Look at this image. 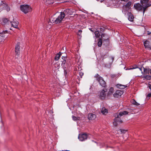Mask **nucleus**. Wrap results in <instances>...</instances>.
I'll use <instances>...</instances> for the list:
<instances>
[{"instance_id":"45","label":"nucleus","mask_w":151,"mask_h":151,"mask_svg":"<svg viewBox=\"0 0 151 151\" xmlns=\"http://www.w3.org/2000/svg\"><path fill=\"white\" fill-rule=\"evenodd\" d=\"M149 73L151 75V69H150V72Z\"/></svg>"},{"instance_id":"38","label":"nucleus","mask_w":151,"mask_h":151,"mask_svg":"<svg viewBox=\"0 0 151 151\" xmlns=\"http://www.w3.org/2000/svg\"><path fill=\"white\" fill-rule=\"evenodd\" d=\"M148 87L151 90V84L149 83L148 85Z\"/></svg>"},{"instance_id":"44","label":"nucleus","mask_w":151,"mask_h":151,"mask_svg":"<svg viewBox=\"0 0 151 151\" xmlns=\"http://www.w3.org/2000/svg\"><path fill=\"white\" fill-rule=\"evenodd\" d=\"M122 1H128V0H121Z\"/></svg>"},{"instance_id":"39","label":"nucleus","mask_w":151,"mask_h":151,"mask_svg":"<svg viewBox=\"0 0 151 151\" xmlns=\"http://www.w3.org/2000/svg\"><path fill=\"white\" fill-rule=\"evenodd\" d=\"M147 97H150L151 96V93H149L148 94L147 96Z\"/></svg>"},{"instance_id":"30","label":"nucleus","mask_w":151,"mask_h":151,"mask_svg":"<svg viewBox=\"0 0 151 151\" xmlns=\"http://www.w3.org/2000/svg\"><path fill=\"white\" fill-rule=\"evenodd\" d=\"M109 60L110 61L111 63H112L113 62L114 60V58L113 57H111L109 58Z\"/></svg>"},{"instance_id":"40","label":"nucleus","mask_w":151,"mask_h":151,"mask_svg":"<svg viewBox=\"0 0 151 151\" xmlns=\"http://www.w3.org/2000/svg\"><path fill=\"white\" fill-rule=\"evenodd\" d=\"M113 90L114 89L113 88H111L110 89V91L111 92H112V91H113Z\"/></svg>"},{"instance_id":"21","label":"nucleus","mask_w":151,"mask_h":151,"mask_svg":"<svg viewBox=\"0 0 151 151\" xmlns=\"http://www.w3.org/2000/svg\"><path fill=\"white\" fill-rule=\"evenodd\" d=\"M120 116L118 114H117V116L115 118V121L117 122H120L122 123V121L119 118Z\"/></svg>"},{"instance_id":"19","label":"nucleus","mask_w":151,"mask_h":151,"mask_svg":"<svg viewBox=\"0 0 151 151\" xmlns=\"http://www.w3.org/2000/svg\"><path fill=\"white\" fill-rule=\"evenodd\" d=\"M8 31L7 30L3 31L2 32H0V36L3 37H6L5 34L7 33Z\"/></svg>"},{"instance_id":"37","label":"nucleus","mask_w":151,"mask_h":151,"mask_svg":"<svg viewBox=\"0 0 151 151\" xmlns=\"http://www.w3.org/2000/svg\"><path fill=\"white\" fill-rule=\"evenodd\" d=\"M66 58V57L64 56H62V59L63 60H65V59Z\"/></svg>"},{"instance_id":"42","label":"nucleus","mask_w":151,"mask_h":151,"mask_svg":"<svg viewBox=\"0 0 151 151\" xmlns=\"http://www.w3.org/2000/svg\"><path fill=\"white\" fill-rule=\"evenodd\" d=\"M148 49L151 50V44H150V45L149 46V47Z\"/></svg>"},{"instance_id":"22","label":"nucleus","mask_w":151,"mask_h":151,"mask_svg":"<svg viewBox=\"0 0 151 151\" xmlns=\"http://www.w3.org/2000/svg\"><path fill=\"white\" fill-rule=\"evenodd\" d=\"M128 113V112L126 111H124L122 112H120L119 113H118V115L121 116H122L125 115L127 114Z\"/></svg>"},{"instance_id":"3","label":"nucleus","mask_w":151,"mask_h":151,"mask_svg":"<svg viewBox=\"0 0 151 151\" xmlns=\"http://www.w3.org/2000/svg\"><path fill=\"white\" fill-rule=\"evenodd\" d=\"M20 9L22 12L25 14L31 11L32 9L31 7L27 4L21 5Z\"/></svg>"},{"instance_id":"1","label":"nucleus","mask_w":151,"mask_h":151,"mask_svg":"<svg viewBox=\"0 0 151 151\" xmlns=\"http://www.w3.org/2000/svg\"><path fill=\"white\" fill-rule=\"evenodd\" d=\"M69 10L66 9L63 12H61L60 14L58 16H56L55 15L51 17L49 19L50 23H55L58 24L61 22L63 19L65 17V15L68 14Z\"/></svg>"},{"instance_id":"24","label":"nucleus","mask_w":151,"mask_h":151,"mask_svg":"<svg viewBox=\"0 0 151 151\" xmlns=\"http://www.w3.org/2000/svg\"><path fill=\"white\" fill-rule=\"evenodd\" d=\"M61 55V53L60 52L58 54H57L55 57V60H58Z\"/></svg>"},{"instance_id":"33","label":"nucleus","mask_w":151,"mask_h":151,"mask_svg":"<svg viewBox=\"0 0 151 151\" xmlns=\"http://www.w3.org/2000/svg\"><path fill=\"white\" fill-rule=\"evenodd\" d=\"M113 124L115 126H117V122L116 121H115L114 119V121L113 122Z\"/></svg>"},{"instance_id":"15","label":"nucleus","mask_w":151,"mask_h":151,"mask_svg":"<svg viewBox=\"0 0 151 151\" xmlns=\"http://www.w3.org/2000/svg\"><path fill=\"white\" fill-rule=\"evenodd\" d=\"M101 39L103 40H106L108 39L109 37L108 35L105 34H103L101 36Z\"/></svg>"},{"instance_id":"8","label":"nucleus","mask_w":151,"mask_h":151,"mask_svg":"<svg viewBox=\"0 0 151 151\" xmlns=\"http://www.w3.org/2000/svg\"><path fill=\"white\" fill-rule=\"evenodd\" d=\"M139 69L141 71L143 75H147L149 74L150 70L149 69H147L143 67L139 68Z\"/></svg>"},{"instance_id":"23","label":"nucleus","mask_w":151,"mask_h":151,"mask_svg":"<svg viewBox=\"0 0 151 151\" xmlns=\"http://www.w3.org/2000/svg\"><path fill=\"white\" fill-rule=\"evenodd\" d=\"M101 112L104 114H106L108 113V110L107 109L105 108L104 107H103L102 108L101 111Z\"/></svg>"},{"instance_id":"11","label":"nucleus","mask_w":151,"mask_h":151,"mask_svg":"<svg viewBox=\"0 0 151 151\" xmlns=\"http://www.w3.org/2000/svg\"><path fill=\"white\" fill-rule=\"evenodd\" d=\"M123 93V92L120 91H117L113 95L114 96L115 98H118Z\"/></svg>"},{"instance_id":"14","label":"nucleus","mask_w":151,"mask_h":151,"mask_svg":"<svg viewBox=\"0 0 151 151\" xmlns=\"http://www.w3.org/2000/svg\"><path fill=\"white\" fill-rule=\"evenodd\" d=\"M96 117V116L93 114H89L88 115V118L89 120H93Z\"/></svg>"},{"instance_id":"10","label":"nucleus","mask_w":151,"mask_h":151,"mask_svg":"<svg viewBox=\"0 0 151 151\" xmlns=\"http://www.w3.org/2000/svg\"><path fill=\"white\" fill-rule=\"evenodd\" d=\"M134 7L138 11L142 10L143 8V6L139 3L134 4Z\"/></svg>"},{"instance_id":"27","label":"nucleus","mask_w":151,"mask_h":151,"mask_svg":"<svg viewBox=\"0 0 151 151\" xmlns=\"http://www.w3.org/2000/svg\"><path fill=\"white\" fill-rule=\"evenodd\" d=\"M132 103L133 104L137 106H138L140 104L138 103L137 102L134 100H132Z\"/></svg>"},{"instance_id":"46","label":"nucleus","mask_w":151,"mask_h":151,"mask_svg":"<svg viewBox=\"0 0 151 151\" xmlns=\"http://www.w3.org/2000/svg\"><path fill=\"white\" fill-rule=\"evenodd\" d=\"M91 29H92L91 28H89V30H90L91 31L93 32V31Z\"/></svg>"},{"instance_id":"12","label":"nucleus","mask_w":151,"mask_h":151,"mask_svg":"<svg viewBox=\"0 0 151 151\" xmlns=\"http://www.w3.org/2000/svg\"><path fill=\"white\" fill-rule=\"evenodd\" d=\"M15 52L16 53V55H18L20 52L19 43H17L15 48Z\"/></svg>"},{"instance_id":"41","label":"nucleus","mask_w":151,"mask_h":151,"mask_svg":"<svg viewBox=\"0 0 151 151\" xmlns=\"http://www.w3.org/2000/svg\"><path fill=\"white\" fill-rule=\"evenodd\" d=\"M83 75V73H80V75L81 76V77L82 78V76Z\"/></svg>"},{"instance_id":"4","label":"nucleus","mask_w":151,"mask_h":151,"mask_svg":"<svg viewBox=\"0 0 151 151\" xmlns=\"http://www.w3.org/2000/svg\"><path fill=\"white\" fill-rule=\"evenodd\" d=\"M10 8L7 4H4L1 2V4L0 3V12L4 9H6L7 12L10 10Z\"/></svg>"},{"instance_id":"31","label":"nucleus","mask_w":151,"mask_h":151,"mask_svg":"<svg viewBox=\"0 0 151 151\" xmlns=\"http://www.w3.org/2000/svg\"><path fill=\"white\" fill-rule=\"evenodd\" d=\"M82 31L81 30H79L78 31V35L80 36H81V33Z\"/></svg>"},{"instance_id":"6","label":"nucleus","mask_w":151,"mask_h":151,"mask_svg":"<svg viewBox=\"0 0 151 151\" xmlns=\"http://www.w3.org/2000/svg\"><path fill=\"white\" fill-rule=\"evenodd\" d=\"M106 91L107 90L105 88H104L100 92L99 96L101 99L103 100L105 99L106 96L105 93Z\"/></svg>"},{"instance_id":"32","label":"nucleus","mask_w":151,"mask_h":151,"mask_svg":"<svg viewBox=\"0 0 151 151\" xmlns=\"http://www.w3.org/2000/svg\"><path fill=\"white\" fill-rule=\"evenodd\" d=\"M147 8V7L146 6H145V7H143V8L142 10H143V14L144 13L145 11V10H146V9Z\"/></svg>"},{"instance_id":"18","label":"nucleus","mask_w":151,"mask_h":151,"mask_svg":"<svg viewBox=\"0 0 151 151\" xmlns=\"http://www.w3.org/2000/svg\"><path fill=\"white\" fill-rule=\"evenodd\" d=\"M150 44V42L147 40H146L145 42H144V45L145 48L148 49L149 47V46Z\"/></svg>"},{"instance_id":"34","label":"nucleus","mask_w":151,"mask_h":151,"mask_svg":"<svg viewBox=\"0 0 151 151\" xmlns=\"http://www.w3.org/2000/svg\"><path fill=\"white\" fill-rule=\"evenodd\" d=\"M127 131L126 130L124 129H121V132L122 133H125Z\"/></svg>"},{"instance_id":"13","label":"nucleus","mask_w":151,"mask_h":151,"mask_svg":"<svg viewBox=\"0 0 151 151\" xmlns=\"http://www.w3.org/2000/svg\"><path fill=\"white\" fill-rule=\"evenodd\" d=\"M149 74L142 75L141 76V78H143L144 80H150L151 79V76Z\"/></svg>"},{"instance_id":"7","label":"nucleus","mask_w":151,"mask_h":151,"mask_svg":"<svg viewBox=\"0 0 151 151\" xmlns=\"http://www.w3.org/2000/svg\"><path fill=\"white\" fill-rule=\"evenodd\" d=\"M11 18H13L12 21L11 20V22H10V24H11L12 26L13 27L16 28H18V22L17 21H15L14 20L13 18V16H12Z\"/></svg>"},{"instance_id":"16","label":"nucleus","mask_w":151,"mask_h":151,"mask_svg":"<svg viewBox=\"0 0 151 151\" xmlns=\"http://www.w3.org/2000/svg\"><path fill=\"white\" fill-rule=\"evenodd\" d=\"M128 20L131 21L132 22L133 21L134 17L133 16V14L130 12L128 13Z\"/></svg>"},{"instance_id":"36","label":"nucleus","mask_w":151,"mask_h":151,"mask_svg":"<svg viewBox=\"0 0 151 151\" xmlns=\"http://www.w3.org/2000/svg\"><path fill=\"white\" fill-rule=\"evenodd\" d=\"M64 73L65 75L66 76V75L67 74V72L66 71V68H64Z\"/></svg>"},{"instance_id":"26","label":"nucleus","mask_w":151,"mask_h":151,"mask_svg":"<svg viewBox=\"0 0 151 151\" xmlns=\"http://www.w3.org/2000/svg\"><path fill=\"white\" fill-rule=\"evenodd\" d=\"M102 40L100 38L99 39L98 43V45L99 47H101L102 44Z\"/></svg>"},{"instance_id":"2","label":"nucleus","mask_w":151,"mask_h":151,"mask_svg":"<svg viewBox=\"0 0 151 151\" xmlns=\"http://www.w3.org/2000/svg\"><path fill=\"white\" fill-rule=\"evenodd\" d=\"M94 77L96 78V81L99 83L100 85L101 86L104 88L106 87V82L102 77L97 73L95 75Z\"/></svg>"},{"instance_id":"5","label":"nucleus","mask_w":151,"mask_h":151,"mask_svg":"<svg viewBox=\"0 0 151 151\" xmlns=\"http://www.w3.org/2000/svg\"><path fill=\"white\" fill-rule=\"evenodd\" d=\"M88 137L87 134L81 133L79 134L78 138L81 141H83L86 139Z\"/></svg>"},{"instance_id":"25","label":"nucleus","mask_w":151,"mask_h":151,"mask_svg":"<svg viewBox=\"0 0 151 151\" xmlns=\"http://www.w3.org/2000/svg\"><path fill=\"white\" fill-rule=\"evenodd\" d=\"M72 118L75 121H76L77 120H79L80 119V118L79 117H76L73 115L72 116Z\"/></svg>"},{"instance_id":"20","label":"nucleus","mask_w":151,"mask_h":151,"mask_svg":"<svg viewBox=\"0 0 151 151\" xmlns=\"http://www.w3.org/2000/svg\"><path fill=\"white\" fill-rule=\"evenodd\" d=\"M117 88L120 89H124L127 87V86L125 85H123L120 84H118L116 85Z\"/></svg>"},{"instance_id":"17","label":"nucleus","mask_w":151,"mask_h":151,"mask_svg":"<svg viewBox=\"0 0 151 151\" xmlns=\"http://www.w3.org/2000/svg\"><path fill=\"white\" fill-rule=\"evenodd\" d=\"M61 62H62V63L61 65L63 68H67L68 66V65L67 63H66V60H64L62 61H61Z\"/></svg>"},{"instance_id":"43","label":"nucleus","mask_w":151,"mask_h":151,"mask_svg":"<svg viewBox=\"0 0 151 151\" xmlns=\"http://www.w3.org/2000/svg\"><path fill=\"white\" fill-rule=\"evenodd\" d=\"M151 33V32H149L148 31L147 34L148 35H150Z\"/></svg>"},{"instance_id":"29","label":"nucleus","mask_w":151,"mask_h":151,"mask_svg":"<svg viewBox=\"0 0 151 151\" xmlns=\"http://www.w3.org/2000/svg\"><path fill=\"white\" fill-rule=\"evenodd\" d=\"M149 0H141V3H147Z\"/></svg>"},{"instance_id":"35","label":"nucleus","mask_w":151,"mask_h":151,"mask_svg":"<svg viewBox=\"0 0 151 151\" xmlns=\"http://www.w3.org/2000/svg\"><path fill=\"white\" fill-rule=\"evenodd\" d=\"M146 5L145 6H146L147 8L151 6V4H149V3H146Z\"/></svg>"},{"instance_id":"28","label":"nucleus","mask_w":151,"mask_h":151,"mask_svg":"<svg viewBox=\"0 0 151 151\" xmlns=\"http://www.w3.org/2000/svg\"><path fill=\"white\" fill-rule=\"evenodd\" d=\"M94 34L95 35V36L96 37H99L100 36V34L99 32L98 31H96L94 32Z\"/></svg>"},{"instance_id":"9","label":"nucleus","mask_w":151,"mask_h":151,"mask_svg":"<svg viewBox=\"0 0 151 151\" xmlns=\"http://www.w3.org/2000/svg\"><path fill=\"white\" fill-rule=\"evenodd\" d=\"M11 17H10L9 19L7 18H4L2 19V24L3 25L9 24L11 22Z\"/></svg>"}]
</instances>
